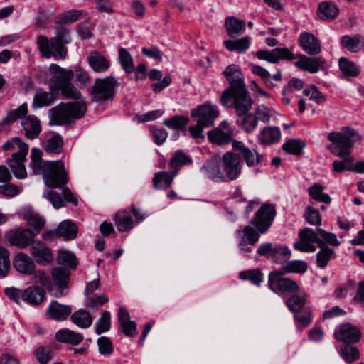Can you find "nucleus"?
<instances>
[{
	"mask_svg": "<svg viewBox=\"0 0 364 364\" xmlns=\"http://www.w3.org/2000/svg\"><path fill=\"white\" fill-rule=\"evenodd\" d=\"M51 77L49 80V87L53 92L61 91V94L67 98L75 100L72 102L60 103L49 111V116L56 124L71 122L73 119L82 117L87 110L85 102L81 93L71 82L74 77V72L70 69H65L55 63L49 66Z\"/></svg>",
	"mask_w": 364,
	"mask_h": 364,
	"instance_id": "nucleus-1",
	"label": "nucleus"
},
{
	"mask_svg": "<svg viewBox=\"0 0 364 364\" xmlns=\"http://www.w3.org/2000/svg\"><path fill=\"white\" fill-rule=\"evenodd\" d=\"M276 213L273 205L263 203L250 221L252 226L246 225L242 230L235 232L240 254L247 256L252 251V246L257 242L260 234L265 233L271 227Z\"/></svg>",
	"mask_w": 364,
	"mask_h": 364,
	"instance_id": "nucleus-2",
	"label": "nucleus"
},
{
	"mask_svg": "<svg viewBox=\"0 0 364 364\" xmlns=\"http://www.w3.org/2000/svg\"><path fill=\"white\" fill-rule=\"evenodd\" d=\"M230 86L220 97L221 104L227 107H234L240 115L249 112L253 102L245 84L241 69L237 65L231 64L223 72Z\"/></svg>",
	"mask_w": 364,
	"mask_h": 364,
	"instance_id": "nucleus-3",
	"label": "nucleus"
},
{
	"mask_svg": "<svg viewBox=\"0 0 364 364\" xmlns=\"http://www.w3.org/2000/svg\"><path fill=\"white\" fill-rule=\"evenodd\" d=\"M328 139L332 143L328 149L333 154L342 159V161H333V170L339 173L344 170L351 171L354 159L350 155V149L359 139L358 134L354 129L347 127L341 132L329 133Z\"/></svg>",
	"mask_w": 364,
	"mask_h": 364,
	"instance_id": "nucleus-4",
	"label": "nucleus"
},
{
	"mask_svg": "<svg viewBox=\"0 0 364 364\" xmlns=\"http://www.w3.org/2000/svg\"><path fill=\"white\" fill-rule=\"evenodd\" d=\"M70 41L68 30L59 27L53 38L48 39L46 36L41 35L37 38L36 43L42 56L46 58L53 57L55 60H64L68 54V49L65 46Z\"/></svg>",
	"mask_w": 364,
	"mask_h": 364,
	"instance_id": "nucleus-5",
	"label": "nucleus"
},
{
	"mask_svg": "<svg viewBox=\"0 0 364 364\" xmlns=\"http://www.w3.org/2000/svg\"><path fill=\"white\" fill-rule=\"evenodd\" d=\"M300 241L294 244V247L301 252H314L316 247L315 243L319 247L324 245L330 244L333 246L340 245L341 242L337 240L335 234L326 231L321 228H305L299 232Z\"/></svg>",
	"mask_w": 364,
	"mask_h": 364,
	"instance_id": "nucleus-6",
	"label": "nucleus"
},
{
	"mask_svg": "<svg viewBox=\"0 0 364 364\" xmlns=\"http://www.w3.org/2000/svg\"><path fill=\"white\" fill-rule=\"evenodd\" d=\"M191 116L198 118L196 124L189 127L191 136L194 139H203V129L214 124L215 119L219 116V111L215 105L205 102L193 109Z\"/></svg>",
	"mask_w": 364,
	"mask_h": 364,
	"instance_id": "nucleus-7",
	"label": "nucleus"
},
{
	"mask_svg": "<svg viewBox=\"0 0 364 364\" xmlns=\"http://www.w3.org/2000/svg\"><path fill=\"white\" fill-rule=\"evenodd\" d=\"M3 149L4 150L18 149V151L14 153L11 157L8 159L7 163L16 178H25L27 172L24 161L28 152V145L22 141L20 138L14 137L11 140L4 143Z\"/></svg>",
	"mask_w": 364,
	"mask_h": 364,
	"instance_id": "nucleus-8",
	"label": "nucleus"
},
{
	"mask_svg": "<svg viewBox=\"0 0 364 364\" xmlns=\"http://www.w3.org/2000/svg\"><path fill=\"white\" fill-rule=\"evenodd\" d=\"M119 85L118 81L112 75L96 79L90 91L91 100L97 102L112 100Z\"/></svg>",
	"mask_w": 364,
	"mask_h": 364,
	"instance_id": "nucleus-9",
	"label": "nucleus"
},
{
	"mask_svg": "<svg viewBox=\"0 0 364 364\" xmlns=\"http://www.w3.org/2000/svg\"><path fill=\"white\" fill-rule=\"evenodd\" d=\"M285 274L278 270L271 272L268 275V287L277 294L290 295L299 292L296 282L284 277Z\"/></svg>",
	"mask_w": 364,
	"mask_h": 364,
	"instance_id": "nucleus-10",
	"label": "nucleus"
},
{
	"mask_svg": "<svg viewBox=\"0 0 364 364\" xmlns=\"http://www.w3.org/2000/svg\"><path fill=\"white\" fill-rule=\"evenodd\" d=\"M43 181L50 188H62L68 182V175L61 161H55L47 165Z\"/></svg>",
	"mask_w": 364,
	"mask_h": 364,
	"instance_id": "nucleus-11",
	"label": "nucleus"
},
{
	"mask_svg": "<svg viewBox=\"0 0 364 364\" xmlns=\"http://www.w3.org/2000/svg\"><path fill=\"white\" fill-rule=\"evenodd\" d=\"M221 162L226 181L237 180L242 173V160L233 150L223 154Z\"/></svg>",
	"mask_w": 364,
	"mask_h": 364,
	"instance_id": "nucleus-12",
	"label": "nucleus"
},
{
	"mask_svg": "<svg viewBox=\"0 0 364 364\" xmlns=\"http://www.w3.org/2000/svg\"><path fill=\"white\" fill-rule=\"evenodd\" d=\"M232 150L240 156L245 164L249 167H254L259 164L262 159L263 155L260 154L256 149H250L240 141H234L232 144Z\"/></svg>",
	"mask_w": 364,
	"mask_h": 364,
	"instance_id": "nucleus-13",
	"label": "nucleus"
},
{
	"mask_svg": "<svg viewBox=\"0 0 364 364\" xmlns=\"http://www.w3.org/2000/svg\"><path fill=\"white\" fill-rule=\"evenodd\" d=\"M204 177L215 182L225 181V176L221 170V160L217 156H213L207 160L200 169Z\"/></svg>",
	"mask_w": 364,
	"mask_h": 364,
	"instance_id": "nucleus-14",
	"label": "nucleus"
},
{
	"mask_svg": "<svg viewBox=\"0 0 364 364\" xmlns=\"http://www.w3.org/2000/svg\"><path fill=\"white\" fill-rule=\"evenodd\" d=\"M35 237L32 230L28 228L11 230L6 235L8 242L18 248H25L33 243Z\"/></svg>",
	"mask_w": 364,
	"mask_h": 364,
	"instance_id": "nucleus-15",
	"label": "nucleus"
},
{
	"mask_svg": "<svg viewBox=\"0 0 364 364\" xmlns=\"http://www.w3.org/2000/svg\"><path fill=\"white\" fill-rule=\"evenodd\" d=\"M255 56L259 60L273 64L277 63L280 60H291L296 58L287 48H277L271 50H260L255 53Z\"/></svg>",
	"mask_w": 364,
	"mask_h": 364,
	"instance_id": "nucleus-16",
	"label": "nucleus"
},
{
	"mask_svg": "<svg viewBox=\"0 0 364 364\" xmlns=\"http://www.w3.org/2000/svg\"><path fill=\"white\" fill-rule=\"evenodd\" d=\"M334 336L345 344L355 343L360 340L361 332L350 323H343L335 331Z\"/></svg>",
	"mask_w": 364,
	"mask_h": 364,
	"instance_id": "nucleus-17",
	"label": "nucleus"
},
{
	"mask_svg": "<svg viewBox=\"0 0 364 364\" xmlns=\"http://www.w3.org/2000/svg\"><path fill=\"white\" fill-rule=\"evenodd\" d=\"M31 254L37 264L48 265L54 259L52 250L41 241H36L31 247Z\"/></svg>",
	"mask_w": 364,
	"mask_h": 364,
	"instance_id": "nucleus-18",
	"label": "nucleus"
},
{
	"mask_svg": "<svg viewBox=\"0 0 364 364\" xmlns=\"http://www.w3.org/2000/svg\"><path fill=\"white\" fill-rule=\"evenodd\" d=\"M299 41L303 50L308 55H316L321 52V43L312 33L302 32L299 35Z\"/></svg>",
	"mask_w": 364,
	"mask_h": 364,
	"instance_id": "nucleus-19",
	"label": "nucleus"
},
{
	"mask_svg": "<svg viewBox=\"0 0 364 364\" xmlns=\"http://www.w3.org/2000/svg\"><path fill=\"white\" fill-rule=\"evenodd\" d=\"M87 62L92 71L96 73H104L111 67V61L106 56L97 51H92L87 57Z\"/></svg>",
	"mask_w": 364,
	"mask_h": 364,
	"instance_id": "nucleus-20",
	"label": "nucleus"
},
{
	"mask_svg": "<svg viewBox=\"0 0 364 364\" xmlns=\"http://www.w3.org/2000/svg\"><path fill=\"white\" fill-rule=\"evenodd\" d=\"M13 265L17 272L25 275L33 274L36 268L33 259L23 252H18L15 255Z\"/></svg>",
	"mask_w": 364,
	"mask_h": 364,
	"instance_id": "nucleus-21",
	"label": "nucleus"
},
{
	"mask_svg": "<svg viewBox=\"0 0 364 364\" xmlns=\"http://www.w3.org/2000/svg\"><path fill=\"white\" fill-rule=\"evenodd\" d=\"M281 135L279 127L267 126L258 134L257 141L262 146H271L279 141Z\"/></svg>",
	"mask_w": 364,
	"mask_h": 364,
	"instance_id": "nucleus-22",
	"label": "nucleus"
},
{
	"mask_svg": "<svg viewBox=\"0 0 364 364\" xmlns=\"http://www.w3.org/2000/svg\"><path fill=\"white\" fill-rule=\"evenodd\" d=\"M118 321L121 331L127 336L132 337L136 334V323L130 320L129 313L124 307L118 310Z\"/></svg>",
	"mask_w": 364,
	"mask_h": 364,
	"instance_id": "nucleus-23",
	"label": "nucleus"
},
{
	"mask_svg": "<svg viewBox=\"0 0 364 364\" xmlns=\"http://www.w3.org/2000/svg\"><path fill=\"white\" fill-rule=\"evenodd\" d=\"M21 217L26 220L28 224L33 228V233L36 236L40 233L46 224V220L38 213L31 211V210L24 209L20 213Z\"/></svg>",
	"mask_w": 364,
	"mask_h": 364,
	"instance_id": "nucleus-24",
	"label": "nucleus"
},
{
	"mask_svg": "<svg viewBox=\"0 0 364 364\" xmlns=\"http://www.w3.org/2000/svg\"><path fill=\"white\" fill-rule=\"evenodd\" d=\"M323 63L321 58H309L301 55L299 59L294 63V66L311 73H316Z\"/></svg>",
	"mask_w": 364,
	"mask_h": 364,
	"instance_id": "nucleus-25",
	"label": "nucleus"
},
{
	"mask_svg": "<svg viewBox=\"0 0 364 364\" xmlns=\"http://www.w3.org/2000/svg\"><path fill=\"white\" fill-rule=\"evenodd\" d=\"M21 125L25 131V135L28 139H36L41 131L39 119L33 116L29 115L24 117L22 120Z\"/></svg>",
	"mask_w": 364,
	"mask_h": 364,
	"instance_id": "nucleus-26",
	"label": "nucleus"
},
{
	"mask_svg": "<svg viewBox=\"0 0 364 364\" xmlns=\"http://www.w3.org/2000/svg\"><path fill=\"white\" fill-rule=\"evenodd\" d=\"M31 164L30 167L32 168L35 174L45 175L46 172L47 165L52 164L53 161H43L42 151L38 148H33L31 154Z\"/></svg>",
	"mask_w": 364,
	"mask_h": 364,
	"instance_id": "nucleus-27",
	"label": "nucleus"
},
{
	"mask_svg": "<svg viewBox=\"0 0 364 364\" xmlns=\"http://www.w3.org/2000/svg\"><path fill=\"white\" fill-rule=\"evenodd\" d=\"M114 222L119 232L129 231L134 227V221L129 213L126 210H119L115 214Z\"/></svg>",
	"mask_w": 364,
	"mask_h": 364,
	"instance_id": "nucleus-28",
	"label": "nucleus"
},
{
	"mask_svg": "<svg viewBox=\"0 0 364 364\" xmlns=\"http://www.w3.org/2000/svg\"><path fill=\"white\" fill-rule=\"evenodd\" d=\"M208 138L211 143L223 146L232 143L235 141L233 139V135L231 132H225L220 128H215L213 130L209 131L207 134Z\"/></svg>",
	"mask_w": 364,
	"mask_h": 364,
	"instance_id": "nucleus-29",
	"label": "nucleus"
},
{
	"mask_svg": "<svg viewBox=\"0 0 364 364\" xmlns=\"http://www.w3.org/2000/svg\"><path fill=\"white\" fill-rule=\"evenodd\" d=\"M72 311L71 306L60 304L58 301H52L47 309L49 316L57 320L63 321L68 318Z\"/></svg>",
	"mask_w": 364,
	"mask_h": 364,
	"instance_id": "nucleus-30",
	"label": "nucleus"
},
{
	"mask_svg": "<svg viewBox=\"0 0 364 364\" xmlns=\"http://www.w3.org/2000/svg\"><path fill=\"white\" fill-rule=\"evenodd\" d=\"M225 26L230 38H236L242 35L246 28V23L233 16H228L225 19Z\"/></svg>",
	"mask_w": 364,
	"mask_h": 364,
	"instance_id": "nucleus-31",
	"label": "nucleus"
},
{
	"mask_svg": "<svg viewBox=\"0 0 364 364\" xmlns=\"http://www.w3.org/2000/svg\"><path fill=\"white\" fill-rule=\"evenodd\" d=\"M308 269V264L304 260H289L282 264L278 269L280 272L287 274L289 273L304 274Z\"/></svg>",
	"mask_w": 364,
	"mask_h": 364,
	"instance_id": "nucleus-32",
	"label": "nucleus"
},
{
	"mask_svg": "<svg viewBox=\"0 0 364 364\" xmlns=\"http://www.w3.org/2000/svg\"><path fill=\"white\" fill-rule=\"evenodd\" d=\"M45 291L38 287H29L24 290L23 301L31 304L38 305L45 299Z\"/></svg>",
	"mask_w": 364,
	"mask_h": 364,
	"instance_id": "nucleus-33",
	"label": "nucleus"
},
{
	"mask_svg": "<svg viewBox=\"0 0 364 364\" xmlns=\"http://www.w3.org/2000/svg\"><path fill=\"white\" fill-rule=\"evenodd\" d=\"M248 112L240 115L237 120V124L247 133L252 132L258 125V118L252 113L247 114Z\"/></svg>",
	"mask_w": 364,
	"mask_h": 364,
	"instance_id": "nucleus-34",
	"label": "nucleus"
},
{
	"mask_svg": "<svg viewBox=\"0 0 364 364\" xmlns=\"http://www.w3.org/2000/svg\"><path fill=\"white\" fill-rule=\"evenodd\" d=\"M341 43L342 47L351 53H358L364 47V40L359 35H345L341 38Z\"/></svg>",
	"mask_w": 364,
	"mask_h": 364,
	"instance_id": "nucleus-35",
	"label": "nucleus"
},
{
	"mask_svg": "<svg viewBox=\"0 0 364 364\" xmlns=\"http://www.w3.org/2000/svg\"><path fill=\"white\" fill-rule=\"evenodd\" d=\"M56 229L59 237H63L66 240H73L77 236V228L70 220L62 221Z\"/></svg>",
	"mask_w": 364,
	"mask_h": 364,
	"instance_id": "nucleus-36",
	"label": "nucleus"
},
{
	"mask_svg": "<svg viewBox=\"0 0 364 364\" xmlns=\"http://www.w3.org/2000/svg\"><path fill=\"white\" fill-rule=\"evenodd\" d=\"M250 37L245 36L237 40H227L223 42L225 48L232 52L235 51L238 53H245L250 46Z\"/></svg>",
	"mask_w": 364,
	"mask_h": 364,
	"instance_id": "nucleus-37",
	"label": "nucleus"
},
{
	"mask_svg": "<svg viewBox=\"0 0 364 364\" xmlns=\"http://www.w3.org/2000/svg\"><path fill=\"white\" fill-rule=\"evenodd\" d=\"M52 91L51 92L45 91L43 89L36 90L34 96L32 106L33 107L41 108L50 105L55 101V97Z\"/></svg>",
	"mask_w": 364,
	"mask_h": 364,
	"instance_id": "nucleus-38",
	"label": "nucleus"
},
{
	"mask_svg": "<svg viewBox=\"0 0 364 364\" xmlns=\"http://www.w3.org/2000/svg\"><path fill=\"white\" fill-rule=\"evenodd\" d=\"M55 337L58 341L72 345H77L83 340L82 334L67 328L58 331Z\"/></svg>",
	"mask_w": 364,
	"mask_h": 364,
	"instance_id": "nucleus-39",
	"label": "nucleus"
},
{
	"mask_svg": "<svg viewBox=\"0 0 364 364\" xmlns=\"http://www.w3.org/2000/svg\"><path fill=\"white\" fill-rule=\"evenodd\" d=\"M338 14V9L336 5L330 1H323L319 4L318 7V15L320 18L331 20L335 18Z\"/></svg>",
	"mask_w": 364,
	"mask_h": 364,
	"instance_id": "nucleus-40",
	"label": "nucleus"
},
{
	"mask_svg": "<svg viewBox=\"0 0 364 364\" xmlns=\"http://www.w3.org/2000/svg\"><path fill=\"white\" fill-rule=\"evenodd\" d=\"M176 174V171L170 173L166 171H161L155 173L153 178V186L157 189H165L168 188Z\"/></svg>",
	"mask_w": 364,
	"mask_h": 364,
	"instance_id": "nucleus-41",
	"label": "nucleus"
},
{
	"mask_svg": "<svg viewBox=\"0 0 364 364\" xmlns=\"http://www.w3.org/2000/svg\"><path fill=\"white\" fill-rule=\"evenodd\" d=\"M338 65L343 75L345 77H355L360 73L359 67L354 62L344 57L339 59Z\"/></svg>",
	"mask_w": 364,
	"mask_h": 364,
	"instance_id": "nucleus-42",
	"label": "nucleus"
},
{
	"mask_svg": "<svg viewBox=\"0 0 364 364\" xmlns=\"http://www.w3.org/2000/svg\"><path fill=\"white\" fill-rule=\"evenodd\" d=\"M71 321L82 328H87L92 323L90 314L85 309H80L71 315Z\"/></svg>",
	"mask_w": 364,
	"mask_h": 364,
	"instance_id": "nucleus-43",
	"label": "nucleus"
},
{
	"mask_svg": "<svg viewBox=\"0 0 364 364\" xmlns=\"http://www.w3.org/2000/svg\"><path fill=\"white\" fill-rule=\"evenodd\" d=\"M291 256V251L284 245H274L270 259L278 264H283Z\"/></svg>",
	"mask_w": 364,
	"mask_h": 364,
	"instance_id": "nucleus-44",
	"label": "nucleus"
},
{
	"mask_svg": "<svg viewBox=\"0 0 364 364\" xmlns=\"http://www.w3.org/2000/svg\"><path fill=\"white\" fill-rule=\"evenodd\" d=\"M324 187L319 183H314L308 189L311 198L318 202L330 204L331 198L328 193H323Z\"/></svg>",
	"mask_w": 364,
	"mask_h": 364,
	"instance_id": "nucleus-45",
	"label": "nucleus"
},
{
	"mask_svg": "<svg viewBox=\"0 0 364 364\" xmlns=\"http://www.w3.org/2000/svg\"><path fill=\"white\" fill-rule=\"evenodd\" d=\"M306 299L305 294H292L286 301V305L288 309L294 312L299 313L304 309Z\"/></svg>",
	"mask_w": 364,
	"mask_h": 364,
	"instance_id": "nucleus-46",
	"label": "nucleus"
},
{
	"mask_svg": "<svg viewBox=\"0 0 364 364\" xmlns=\"http://www.w3.org/2000/svg\"><path fill=\"white\" fill-rule=\"evenodd\" d=\"M118 60L125 73L129 74L134 71L135 67L132 57L126 48L119 49Z\"/></svg>",
	"mask_w": 364,
	"mask_h": 364,
	"instance_id": "nucleus-47",
	"label": "nucleus"
},
{
	"mask_svg": "<svg viewBox=\"0 0 364 364\" xmlns=\"http://www.w3.org/2000/svg\"><path fill=\"white\" fill-rule=\"evenodd\" d=\"M58 264L69 269L77 267V259L73 253L68 250H60L57 255Z\"/></svg>",
	"mask_w": 364,
	"mask_h": 364,
	"instance_id": "nucleus-48",
	"label": "nucleus"
},
{
	"mask_svg": "<svg viewBox=\"0 0 364 364\" xmlns=\"http://www.w3.org/2000/svg\"><path fill=\"white\" fill-rule=\"evenodd\" d=\"M320 248L321 250L316 254V265L320 268H324L335 255V251L326 245Z\"/></svg>",
	"mask_w": 364,
	"mask_h": 364,
	"instance_id": "nucleus-49",
	"label": "nucleus"
},
{
	"mask_svg": "<svg viewBox=\"0 0 364 364\" xmlns=\"http://www.w3.org/2000/svg\"><path fill=\"white\" fill-rule=\"evenodd\" d=\"M341 357L347 363H352L360 358L358 348L350 344H344L341 348Z\"/></svg>",
	"mask_w": 364,
	"mask_h": 364,
	"instance_id": "nucleus-50",
	"label": "nucleus"
},
{
	"mask_svg": "<svg viewBox=\"0 0 364 364\" xmlns=\"http://www.w3.org/2000/svg\"><path fill=\"white\" fill-rule=\"evenodd\" d=\"M63 141L59 134H53L45 141V150L49 153L59 154L63 147Z\"/></svg>",
	"mask_w": 364,
	"mask_h": 364,
	"instance_id": "nucleus-51",
	"label": "nucleus"
},
{
	"mask_svg": "<svg viewBox=\"0 0 364 364\" xmlns=\"http://www.w3.org/2000/svg\"><path fill=\"white\" fill-rule=\"evenodd\" d=\"M188 123L187 117L175 115L164 121L163 124L171 129H180L184 131Z\"/></svg>",
	"mask_w": 364,
	"mask_h": 364,
	"instance_id": "nucleus-52",
	"label": "nucleus"
},
{
	"mask_svg": "<svg viewBox=\"0 0 364 364\" xmlns=\"http://www.w3.org/2000/svg\"><path fill=\"white\" fill-rule=\"evenodd\" d=\"M108 301V297L104 294H91L86 296L84 304L87 308L92 309L93 311H97L100 306H102Z\"/></svg>",
	"mask_w": 364,
	"mask_h": 364,
	"instance_id": "nucleus-53",
	"label": "nucleus"
},
{
	"mask_svg": "<svg viewBox=\"0 0 364 364\" xmlns=\"http://www.w3.org/2000/svg\"><path fill=\"white\" fill-rule=\"evenodd\" d=\"M52 276L55 284L59 288L65 287L70 279V272L60 267L54 268Z\"/></svg>",
	"mask_w": 364,
	"mask_h": 364,
	"instance_id": "nucleus-54",
	"label": "nucleus"
},
{
	"mask_svg": "<svg viewBox=\"0 0 364 364\" xmlns=\"http://www.w3.org/2000/svg\"><path fill=\"white\" fill-rule=\"evenodd\" d=\"M111 326V314L109 311H105L102 313L100 318L95 323L96 333L100 335L109 330Z\"/></svg>",
	"mask_w": 364,
	"mask_h": 364,
	"instance_id": "nucleus-55",
	"label": "nucleus"
},
{
	"mask_svg": "<svg viewBox=\"0 0 364 364\" xmlns=\"http://www.w3.org/2000/svg\"><path fill=\"white\" fill-rule=\"evenodd\" d=\"M305 146V144L300 139H291L282 145V149L286 152L299 155Z\"/></svg>",
	"mask_w": 364,
	"mask_h": 364,
	"instance_id": "nucleus-56",
	"label": "nucleus"
},
{
	"mask_svg": "<svg viewBox=\"0 0 364 364\" xmlns=\"http://www.w3.org/2000/svg\"><path fill=\"white\" fill-rule=\"evenodd\" d=\"M242 280H250L253 284L259 287L263 281V274L259 269L243 271L240 273Z\"/></svg>",
	"mask_w": 364,
	"mask_h": 364,
	"instance_id": "nucleus-57",
	"label": "nucleus"
},
{
	"mask_svg": "<svg viewBox=\"0 0 364 364\" xmlns=\"http://www.w3.org/2000/svg\"><path fill=\"white\" fill-rule=\"evenodd\" d=\"M192 163V159L182 151H176L171 160L170 165L177 172L181 166Z\"/></svg>",
	"mask_w": 364,
	"mask_h": 364,
	"instance_id": "nucleus-58",
	"label": "nucleus"
},
{
	"mask_svg": "<svg viewBox=\"0 0 364 364\" xmlns=\"http://www.w3.org/2000/svg\"><path fill=\"white\" fill-rule=\"evenodd\" d=\"M251 70L254 74L262 79L268 88L273 89L274 87L275 84L272 82L271 75L267 69L260 65H252Z\"/></svg>",
	"mask_w": 364,
	"mask_h": 364,
	"instance_id": "nucleus-59",
	"label": "nucleus"
},
{
	"mask_svg": "<svg viewBox=\"0 0 364 364\" xmlns=\"http://www.w3.org/2000/svg\"><path fill=\"white\" fill-rule=\"evenodd\" d=\"M294 318L298 327H306L312 321L311 309L309 307H305L303 309L302 313L301 314L296 313V314L294 316Z\"/></svg>",
	"mask_w": 364,
	"mask_h": 364,
	"instance_id": "nucleus-60",
	"label": "nucleus"
},
{
	"mask_svg": "<svg viewBox=\"0 0 364 364\" xmlns=\"http://www.w3.org/2000/svg\"><path fill=\"white\" fill-rule=\"evenodd\" d=\"M28 113V107L26 103L19 106L17 109L11 111L4 119L5 124H11L17 119L26 116Z\"/></svg>",
	"mask_w": 364,
	"mask_h": 364,
	"instance_id": "nucleus-61",
	"label": "nucleus"
},
{
	"mask_svg": "<svg viewBox=\"0 0 364 364\" xmlns=\"http://www.w3.org/2000/svg\"><path fill=\"white\" fill-rule=\"evenodd\" d=\"M9 269V253L6 248L0 247V277H5Z\"/></svg>",
	"mask_w": 364,
	"mask_h": 364,
	"instance_id": "nucleus-62",
	"label": "nucleus"
},
{
	"mask_svg": "<svg viewBox=\"0 0 364 364\" xmlns=\"http://www.w3.org/2000/svg\"><path fill=\"white\" fill-rule=\"evenodd\" d=\"M305 219L306 222L311 225H321V217L318 210L311 207H308L306 209Z\"/></svg>",
	"mask_w": 364,
	"mask_h": 364,
	"instance_id": "nucleus-63",
	"label": "nucleus"
},
{
	"mask_svg": "<svg viewBox=\"0 0 364 364\" xmlns=\"http://www.w3.org/2000/svg\"><path fill=\"white\" fill-rule=\"evenodd\" d=\"M256 113L262 122L267 123L272 117H274L275 112L272 108L268 107L264 105H261L257 107Z\"/></svg>",
	"mask_w": 364,
	"mask_h": 364,
	"instance_id": "nucleus-64",
	"label": "nucleus"
}]
</instances>
